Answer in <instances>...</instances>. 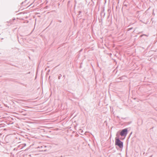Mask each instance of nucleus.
Masks as SVG:
<instances>
[{"label":"nucleus","instance_id":"1","mask_svg":"<svg viewBox=\"0 0 157 157\" xmlns=\"http://www.w3.org/2000/svg\"><path fill=\"white\" fill-rule=\"evenodd\" d=\"M117 137L115 138V144L118 146L120 148H122L123 147V142L120 140L119 135L117 134Z\"/></svg>","mask_w":157,"mask_h":157},{"label":"nucleus","instance_id":"2","mask_svg":"<svg viewBox=\"0 0 157 157\" xmlns=\"http://www.w3.org/2000/svg\"><path fill=\"white\" fill-rule=\"evenodd\" d=\"M128 128H125L122 129L120 132V135L121 136H126L128 133Z\"/></svg>","mask_w":157,"mask_h":157},{"label":"nucleus","instance_id":"3","mask_svg":"<svg viewBox=\"0 0 157 157\" xmlns=\"http://www.w3.org/2000/svg\"><path fill=\"white\" fill-rule=\"evenodd\" d=\"M26 146V144H23L19 145L18 146V147H21V149H22L24 147Z\"/></svg>","mask_w":157,"mask_h":157},{"label":"nucleus","instance_id":"4","mask_svg":"<svg viewBox=\"0 0 157 157\" xmlns=\"http://www.w3.org/2000/svg\"><path fill=\"white\" fill-rule=\"evenodd\" d=\"M126 77V76H121V77H120V78H119V79H120V80H121L123 79H124V78H125Z\"/></svg>","mask_w":157,"mask_h":157},{"label":"nucleus","instance_id":"5","mask_svg":"<svg viewBox=\"0 0 157 157\" xmlns=\"http://www.w3.org/2000/svg\"><path fill=\"white\" fill-rule=\"evenodd\" d=\"M116 81L117 82H122V81L120 80V79H119V78H118L117 79H116Z\"/></svg>","mask_w":157,"mask_h":157},{"label":"nucleus","instance_id":"6","mask_svg":"<svg viewBox=\"0 0 157 157\" xmlns=\"http://www.w3.org/2000/svg\"><path fill=\"white\" fill-rule=\"evenodd\" d=\"M61 76H62V75L61 74H59V76L58 77V79H60V78H61Z\"/></svg>","mask_w":157,"mask_h":157},{"label":"nucleus","instance_id":"7","mask_svg":"<svg viewBox=\"0 0 157 157\" xmlns=\"http://www.w3.org/2000/svg\"><path fill=\"white\" fill-rule=\"evenodd\" d=\"M81 13H82V12L81 11H79L78 12V15H79Z\"/></svg>","mask_w":157,"mask_h":157},{"label":"nucleus","instance_id":"8","mask_svg":"<svg viewBox=\"0 0 157 157\" xmlns=\"http://www.w3.org/2000/svg\"><path fill=\"white\" fill-rule=\"evenodd\" d=\"M143 36H147V35H145V34H143V35H141L140 36V37H142Z\"/></svg>","mask_w":157,"mask_h":157},{"label":"nucleus","instance_id":"9","mask_svg":"<svg viewBox=\"0 0 157 157\" xmlns=\"http://www.w3.org/2000/svg\"><path fill=\"white\" fill-rule=\"evenodd\" d=\"M132 29V28H131L128 29V31L131 30Z\"/></svg>","mask_w":157,"mask_h":157},{"label":"nucleus","instance_id":"10","mask_svg":"<svg viewBox=\"0 0 157 157\" xmlns=\"http://www.w3.org/2000/svg\"><path fill=\"white\" fill-rule=\"evenodd\" d=\"M63 78H65V75H63Z\"/></svg>","mask_w":157,"mask_h":157},{"label":"nucleus","instance_id":"11","mask_svg":"<svg viewBox=\"0 0 157 157\" xmlns=\"http://www.w3.org/2000/svg\"><path fill=\"white\" fill-rule=\"evenodd\" d=\"M23 115H26V113H23Z\"/></svg>","mask_w":157,"mask_h":157},{"label":"nucleus","instance_id":"12","mask_svg":"<svg viewBox=\"0 0 157 157\" xmlns=\"http://www.w3.org/2000/svg\"><path fill=\"white\" fill-rule=\"evenodd\" d=\"M49 71H50V70H48V71H47V72H49Z\"/></svg>","mask_w":157,"mask_h":157},{"label":"nucleus","instance_id":"13","mask_svg":"<svg viewBox=\"0 0 157 157\" xmlns=\"http://www.w3.org/2000/svg\"><path fill=\"white\" fill-rule=\"evenodd\" d=\"M20 112L21 113H22V112H23V111H20Z\"/></svg>","mask_w":157,"mask_h":157},{"label":"nucleus","instance_id":"14","mask_svg":"<svg viewBox=\"0 0 157 157\" xmlns=\"http://www.w3.org/2000/svg\"><path fill=\"white\" fill-rule=\"evenodd\" d=\"M82 51V49H81V50H80V52Z\"/></svg>","mask_w":157,"mask_h":157},{"label":"nucleus","instance_id":"15","mask_svg":"<svg viewBox=\"0 0 157 157\" xmlns=\"http://www.w3.org/2000/svg\"><path fill=\"white\" fill-rule=\"evenodd\" d=\"M15 18H14V19H13V20H15Z\"/></svg>","mask_w":157,"mask_h":157}]
</instances>
